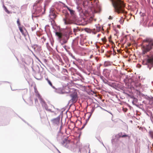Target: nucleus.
Returning <instances> with one entry per match:
<instances>
[{
    "label": "nucleus",
    "instance_id": "55",
    "mask_svg": "<svg viewBox=\"0 0 153 153\" xmlns=\"http://www.w3.org/2000/svg\"><path fill=\"white\" fill-rule=\"evenodd\" d=\"M112 153V152H111V153Z\"/></svg>",
    "mask_w": 153,
    "mask_h": 153
},
{
    "label": "nucleus",
    "instance_id": "31",
    "mask_svg": "<svg viewBox=\"0 0 153 153\" xmlns=\"http://www.w3.org/2000/svg\"><path fill=\"white\" fill-rule=\"evenodd\" d=\"M42 39L43 40H42V42H45L46 39V38L45 37H44V36H43L42 37Z\"/></svg>",
    "mask_w": 153,
    "mask_h": 153
},
{
    "label": "nucleus",
    "instance_id": "17",
    "mask_svg": "<svg viewBox=\"0 0 153 153\" xmlns=\"http://www.w3.org/2000/svg\"><path fill=\"white\" fill-rule=\"evenodd\" d=\"M111 63L109 61H105V62L104 65L105 67H107L111 65Z\"/></svg>",
    "mask_w": 153,
    "mask_h": 153
},
{
    "label": "nucleus",
    "instance_id": "52",
    "mask_svg": "<svg viewBox=\"0 0 153 153\" xmlns=\"http://www.w3.org/2000/svg\"><path fill=\"white\" fill-rule=\"evenodd\" d=\"M46 33H47V35L48 36V33H47V32H46Z\"/></svg>",
    "mask_w": 153,
    "mask_h": 153
},
{
    "label": "nucleus",
    "instance_id": "6",
    "mask_svg": "<svg viewBox=\"0 0 153 153\" xmlns=\"http://www.w3.org/2000/svg\"><path fill=\"white\" fill-rule=\"evenodd\" d=\"M42 10V7L39 4H35L33 6V10L32 11V17H36L40 15Z\"/></svg>",
    "mask_w": 153,
    "mask_h": 153
},
{
    "label": "nucleus",
    "instance_id": "40",
    "mask_svg": "<svg viewBox=\"0 0 153 153\" xmlns=\"http://www.w3.org/2000/svg\"><path fill=\"white\" fill-rule=\"evenodd\" d=\"M151 121L152 122H153V118L151 119Z\"/></svg>",
    "mask_w": 153,
    "mask_h": 153
},
{
    "label": "nucleus",
    "instance_id": "20",
    "mask_svg": "<svg viewBox=\"0 0 153 153\" xmlns=\"http://www.w3.org/2000/svg\"><path fill=\"white\" fill-rule=\"evenodd\" d=\"M76 8L77 9L78 11L80 12L82 11V8L81 6L82 5H77Z\"/></svg>",
    "mask_w": 153,
    "mask_h": 153
},
{
    "label": "nucleus",
    "instance_id": "16",
    "mask_svg": "<svg viewBox=\"0 0 153 153\" xmlns=\"http://www.w3.org/2000/svg\"><path fill=\"white\" fill-rule=\"evenodd\" d=\"M72 30L71 29L69 28L68 30L66 29L65 30V32L66 33V35H68L71 34Z\"/></svg>",
    "mask_w": 153,
    "mask_h": 153
},
{
    "label": "nucleus",
    "instance_id": "51",
    "mask_svg": "<svg viewBox=\"0 0 153 153\" xmlns=\"http://www.w3.org/2000/svg\"><path fill=\"white\" fill-rule=\"evenodd\" d=\"M101 65H102L101 64H100V66H100V67Z\"/></svg>",
    "mask_w": 153,
    "mask_h": 153
},
{
    "label": "nucleus",
    "instance_id": "26",
    "mask_svg": "<svg viewBox=\"0 0 153 153\" xmlns=\"http://www.w3.org/2000/svg\"><path fill=\"white\" fill-rule=\"evenodd\" d=\"M94 30H96L97 31H99L100 29V28L99 27H96V28H94Z\"/></svg>",
    "mask_w": 153,
    "mask_h": 153
},
{
    "label": "nucleus",
    "instance_id": "14",
    "mask_svg": "<svg viewBox=\"0 0 153 153\" xmlns=\"http://www.w3.org/2000/svg\"><path fill=\"white\" fill-rule=\"evenodd\" d=\"M49 106L51 107V109H48V111L52 113L53 115H55L56 114V113L54 111L55 108L54 106L51 105H50Z\"/></svg>",
    "mask_w": 153,
    "mask_h": 153
},
{
    "label": "nucleus",
    "instance_id": "36",
    "mask_svg": "<svg viewBox=\"0 0 153 153\" xmlns=\"http://www.w3.org/2000/svg\"><path fill=\"white\" fill-rule=\"evenodd\" d=\"M46 46L47 48L48 49V42L46 43Z\"/></svg>",
    "mask_w": 153,
    "mask_h": 153
},
{
    "label": "nucleus",
    "instance_id": "22",
    "mask_svg": "<svg viewBox=\"0 0 153 153\" xmlns=\"http://www.w3.org/2000/svg\"><path fill=\"white\" fill-rule=\"evenodd\" d=\"M48 5V0H45L44 3V8L45 10L46 7H47Z\"/></svg>",
    "mask_w": 153,
    "mask_h": 153
},
{
    "label": "nucleus",
    "instance_id": "39",
    "mask_svg": "<svg viewBox=\"0 0 153 153\" xmlns=\"http://www.w3.org/2000/svg\"><path fill=\"white\" fill-rule=\"evenodd\" d=\"M54 147L56 148V149L57 150V151L59 152V153H61L59 151V150H58V149H57L56 148L55 146H54Z\"/></svg>",
    "mask_w": 153,
    "mask_h": 153
},
{
    "label": "nucleus",
    "instance_id": "54",
    "mask_svg": "<svg viewBox=\"0 0 153 153\" xmlns=\"http://www.w3.org/2000/svg\"><path fill=\"white\" fill-rule=\"evenodd\" d=\"M102 144L104 145L103 144V143H102Z\"/></svg>",
    "mask_w": 153,
    "mask_h": 153
},
{
    "label": "nucleus",
    "instance_id": "24",
    "mask_svg": "<svg viewBox=\"0 0 153 153\" xmlns=\"http://www.w3.org/2000/svg\"><path fill=\"white\" fill-rule=\"evenodd\" d=\"M19 29L21 32L22 34L24 35V31L22 28L21 27H19Z\"/></svg>",
    "mask_w": 153,
    "mask_h": 153
},
{
    "label": "nucleus",
    "instance_id": "7",
    "mask_svg": "<svg viewBox=\"0 0 153 153\" xmlns=\"http://www.w3.org/2000/svg\"><path fill=\"white\" fill-rule=\"evenodd\" d=\"M35 92L36 93V96L40 100V102L42 105L43 108L46 111H48V106L46 102L42 98L41 96L39 93L36 88L34 87Z\"/></svg>",
    "mask_w": 153,
    "mask_h": 153
},
{
    "label": "nucleus",
    "instance_id": "2",
    "mask_svg": "<svg viewBox=\"0 0 153 153\" xmlns=\"http://www.w3.org/2000/svg\"><path fill=\"white\" fill-rule=\"evenodd\" d=\"M67 7L70 12L71 16L69 17V14L66 12V10H64L63 13L65 18L63 19V21L65 25H70L72 24L74 21L76 20L74 14L75 12L74 10L71 9L69 7Z\"/></svg>",
    "mask_w": 153,
    "mask_h": 153
},
{
    "label": "nucleus",
    "instance_id": "46",
    "mask_svg": "<svg viewBox=\"0 0 153 153\" xmlns=\"http://www.w3.org/2000/svg\"><path fill=\"white\" fill-rule=\"evenodd\" d=\"M93 111H94L93 110H92V112H91V114H92V113H93Z\"/></svg>",
    "mask_w": 153,
    "mask_h": 153
},
{
    "label": "nucleus",
    "instance_id": "1",
    "mask_svg": "<svg viewBox=\"0 0 153 153\" xmlns=\"http://www.w3.org/2000/svg\"><path fill=\"white\" fill-rule=\"evenodd\" d=\"M50 14L49 16L52 19L51 20V23L52 27L54 29L55 31L56 35L60 39H62L63 37V35L62 33L58 31L60 29L59 27L56 26L55 23L53 19L55 18L56 16V14L54 12V10L53 9H51L50 10Z\"/></svg>",
    "mask_w": 153,
    "mask_h": 153
},
{
    "label": "nucleus",
    "instance_id": "27",
    "mask_svg": "<svg viewBox=\"0 0 153 153\" xmlns=\"http://www.w3.org/2000/svg\"><path fill=\"white\" fill-rule=\"evenodd\" d=\"M17 23L18 26H19L20 25V23L19 22V19H18L17 21Z\"/></svg>",
    "mask_w": 153,
    "mask_h": 153
},
{
    "label": "nucleus",
    "instance_id": "50",
    "mask_svg": "<svg viewBox=\"0 0 153 153\" xmlns=\"http://www.w3.org/2000/svg\"><path fill=\"white\" fill-rule=\"evenodd\" d=\"M51 44L52 45H53V43L51 42Z\"/></svg>",
    "mask_w": 153,
    "mask_h": 153
},
{
    "label": "nucleus",
    "instance_id": "37",
    "mask_svg": "<svg viewBox=\"0 0 153 153\" xmlns=\"http://www.w3.org/2000/svg\"><path fill=\"white\" fill-rule=\"evenodd\" d=\"M120 22L121 23H123V20H120Z\"/></svg>",
    "mask_w": 153,
    "mask_h": 153
},
{
    "label": "nucleus",
    "instance_id": "44",
    "mask_svg": "<svg viewBox=\"0 0 153 153\" xmlns=\"http://www.w3.org/2000/svg\"><path fill=\"white\" fill-rule=\"evenodd\" d=\"M36 78V79H40L37 78Z\"/></svg>",
    "mask_w": 153,
    "mask_h": 153
},
{
    "label": "nucleus",
    "instance_id": "4",
    "mask_svg": "<svg viewBox=\"0 0 153 153\" xmlns=\"http://www.w3.org/2000/svg\"><path fill=\"white\" fill-rule=\"evenodd\" d=\"M153 46V40L150 38H146L143 41L142 49L143 53L145 54L149 51Z\"/></svg>",
    "mask_w": 153,
    "mask_h": 153
},
{
    "label": "nucleus",
    "instance_id": "8",
    "mask_svg": "<svg viewBox=\"0 0 153 153\" xmlns=\"http://www.w3.org/2000/svg\"><path fill=\"white\" fill-rule=\"evenodd\" d=\"M143 64L144 65H147V67L150 69V66H153V54H151L148 56L147 59H145L143 61Z\"/></svg>",
    "mask_w": 153,
    "mask_h": 153
},
{
    "label": "nucleus",
    "instance_id": "33",
    "mask_svg": "<svg viewBox=\"0 0 153 153\" xmlns=\"http://www.w3.org/2000/svg\"><path fill=\"white\" fill-rule=\"evenodd\" d=\"M113 18V17L112 16H110L108 18V19H112Z\"/></svg>",
    "mask_w": 153,
    "mask_h": 153
},
{
    "label": "nucleus",
    "instance_id": "41",
    "mask_svg": "<svg viewBox=\"0 0 153 153\" xmlns=\"http://www.w3.org/2000/svg\"><path fill=\"white\" fill-rule=\"evenodd\" d=\"M48 27V25H46L45 27Z\"/></svg>",
    "mask_w": 153,
    "mask_h": 153
},
{
    "label": "nucleus",
    "instance_id": "13",
    "mask_svg": "<svg viewBox=\"0 0 153 153\" xmlns=\"http://www.w3.org/2000/svg\"><path fill=\"white\" fill-rule=\"evenodd\" d=\"M72 144L68 140H63L62 143L63 145L66 148L70 149V146Z\"/></svg>",
    "mask_w": 153,
    "mask_h": 153
},
{
    "label": "nucleus",
    "instance_id": "49",
    "mask_svg": "<svg viewBox=\"0 0 153 153\" xmlns=\"http://www.w3.org/2000/svg\"><path fill=\"white\" fill-rule=\"evenodd\" d=\"M23 120V121H24V122H25V123H26L25 121V120Z\"/></svg>",
    "mask_w": 153,
    "mask_h": 153
},
{
    "label": "nucleus",
    "instance_id": "47",
    "mask_svg": "<svg viewBox=\"0 0 153 153\" xmlns=\"http://www.w3.org/2000/svg\"><path fill=\"white\" fill-rule=\"evenodd\" d=\"M73 64H75V63L74 62H73Z\"/></svg>",
    "mask_w": 153,
    "mask_h": 153
},
{
    "label": "nucleus",
    "instance_id": "11",
    "mask_svg": "<svg viewBox=\"0 0 153 153\" xmlns=\"http://www.w3.org/2000/svg\"><path fill=\"white\" fill-rule=\"evenodd\" d=\"M73 89L74 91L72 90H71V91L70 92V93L72 92L73 93V94H71L70 96L71 97V100H70V101L71 102V101L73 102H76L77 100V94L75 92L74 90L73 89Z\"/></svg>",
    "mask_w": 153,
    "mask_h": 153
},
{
    "label": "nucleus",
    "instance_id": "15",
    "mask_svg": "<svg viewBox=\"0 0 153 153\" xmlns=\"http://www.w3.org/2000/svg\"><path fill=\"white\" fill-rule=\"evenodd\" d=\"M77 5H82L83 0H74Z\"/></svg>",
    "mask_w": 153,
    "mask_h": 153
},
{
    "label": "nucleus",
    "instance_id": "25",
    "mask_svg": "<svg viewBox=\"0 0 153 153\" xmlns=\"http://www.w3.org/2000/svg\"><path fill=\"white\" fill-rule=\"evenodd\" d=\"M29 61L30 62L27 63V62H25V63L26 64H27V65H28L30 63V62H32V61H33V60L31 58H29Z\"/></svg>",
    "mask_w": 153,
    "mask_h": 153
},
{
    "label": "nucleus",
    "instance_id": "32",
    "mask_svg": "<svg viewBox=\"0 0 153 153\" xmlns=\"http://www.w3.org/2000/svg\"><path fill=\"white\" fill-rule=\"evenodd\" d=\"M66 42V40H65L63 41V42H62V41H61V43L62 44H63L64 43H65Z\"/></svg>",
    "mask_w": 153,
    "mask_h": 153
},
{
    "label": "nucleus",
    "instance_id": "10",
    "mask_svg": "<svg viewBox=\"0 0 153 153\" xmlns=\"http://www.w3.org/2000/svg\"><path fill=\"white\" fill-rule=\"evenodd\" d=\"M60 118L58 117L56 118L52 119L51 120V122L53 125L55 126H58L60 125V130H61L62 127V123L60 121Z\"/></svg>",
    "mask_w": 153,
    "mask_h": 153
},
{
    "label": "nucleus",
    "instance_id": "12",
    "mask_svg": "<svg viewBox=\"0 0 153 153\" xmlns=\"http://www.w3.org/2000/svg\"><path fill=\"white\" fill-rule=\"evenodd\" d=\"M33 48L34 51L38 54H39L40 52L41 51V48L40 46H38L37 45H35L32 46Z\"/></svg>",
    "mask_w": 153,
    "mask_h": 153
},
{
    "label": "nucleus",
    "instance_id": "30",
    "mask_svg": "<svg viewBox=\"0 0 153 153\" xmlns=\"http://www.w3.org/2000/svg\"><path fill=\"white\" fill-rule=\"evenodd\" d=\"M70 55L71 56V57L74 59H76L75 56L73 55L72 53H70Z\"/></svg>",
    "mask_w": 153,
    "mask_h": 153
},
{
    "label": "nucleus",
    "instance_id": "42",
    "mask_svg": "<svg viewBox=\"0 0 153 153\" xmlns=\"http://www.w3.org/2000/svg\"><path fill=\"white\" fill-rule=\"evenodd\" d=\"M91 115V114L90 116L88 118H90V117Z\"/></svg>",
    "mask_w": 153,
    "mask_h": 153
},
{
    "label": "nucleus",
    "instance_id": "9",
    "mask_svg": "<svg viewBox=\"0 0 153 153\" xmlns=\"http://www.w3.org/2000/svg\"><path fill=\"white\" fill-rule=\"evenodd\" d=\"M71 90L74 91L73 89L69 88L68 86H67L64 90H63L61 88H59L58 89H56H56H55V90L56 92L59 94H64L65 93H70L71 91Z\"/></svg>",
    "mask_w": 153,
    "mask_h": 153
},
{
    "label": "nucleus",
    "instance_id": "45",
    "mask_svg": "<svg viewBox=\"0 0 153 153\" xmlns=\"http://www.w3.org/2000/svg\"><path fill=\"white\" fill-rule=\"evenodd\" d=\"M100 35L99 34H98V35H97V36L98 37H99V36H100Z\"/></svg>",
    "mask_w": 153,
    "mask_h": 153
},
{
    "label": "nucleus",
    "instance_id": "34",
    "mask_svg": "<svg viewBox=\"0 0 153 153\" xmlns=\"http://www.w3.org/2000/svg\"><path fill=\"white\" fill-rule=\"evenodd\" d=\"M127 136H128V135L126 134L123 135L121 136V137H124Z\"/></svg>",
    "mask_w": 153,
    "mask_h": 153
},
{
    "label": "nucleus",
    "instance_id": "19",
    "mask_svg": "<svg viewBox=\"0 0 153 153\" xmlns=\"http://www.w3.org/2000/svg\"><path fill=\"white\" fill-rule=\"evenodd\" d=\"M48 84L51 87L53 88V89L55 90L56 89V88L53 85L52 82L49 80H48Z\"/></svg>",
    "mask_w": 153,
    "mask_h": 153
},
{
    "label": "nucleus",
    "instance_id": "53",
    "mask_svg": "<svg viewBox=\"0 0 153 153\" xmlns=\"http://www.w3.org/2000/svg\"><path fill=\"white\" fill-rule=\"evenodd\" d=\"M91 14V13H89V15H90Z\"/></svg>",
    "mask_w": 153,
    "mask_h": 153
},
{
    "label": "nucleus",
    "instance_id": "38",
    "mask_svg": "<svg viewBox=\"0 0 153 153\" xmlns=\"http://www.w3.org/2000/svg\"><path fill=\"white\" fill-rule=\"evenodd\" d=\"M100 66H99V67H97V70H99V69H100Z\"/></svg>",
    "mask_w": 153,
    "mask_h": 153
},
{
    "label": "nucleus",
    "instance_id": "3",
    "mask_svg": "<svg viewBox=\"0 0 153 153\" xmlns=\"http://www.w3.org/2000/svg\"><path fill=\"white\" fill-rule=\"evenodd\" d=\"M115 10L118 13L125 14L126 12L124 10L125 5L121 0H111Z\"/></svg>",
    "mask_w": 153,
    "mask_h": 153
},
{
    "label": "nucleus",
    "instance_id": "43",
    "mask_svg": "<svg viewBox=\"0 0 153 153\" xmlns=\"http://www.w3.org/2000/svg\"><path fill=\"white\" fill-rule=\"evenodd\" d=\"M91 115V114L90 116L88 118H90V117Z\"/></svg>",
    "mask_w": 153,
    "mask_h": 153
},
{
    "label": "nucleus",
    "instance_id": "18",
    "mask_svg": "<svg viewBox=\"0 0 153 153\" xmlns=\"http://www.w3.org/2000/svg\"><path fill=\"white\" fill-rule=\"evenodd\" d=\"M45 114L42 117H41L42 119V122L44 119L48 120V118L47 114L45 112Z\"/></svg>",
    "mask_w": 153,
    "mask_h": 153
},
{
    "label": "nucleus",
    "instance_id": "28",
    "mask_svg": "<svg viewBox=\"0 0 153 153\" xmlns=\"http://www.w3.org/2000/svg\"><path fill=\"white\" fill-rule=\"evenodd\" d=\"M45 76L44 77L45 79L48 82V77L47 75H45V73H44Z\"/></svg>",
    "mask_w": 153,
    "mask_h": 153
},
{
    "label": "nucleus",
    "instance_id": "29",
    "mask_svg": "<svg viewBox=\"0 0 153 153\" xmlns=\"http://www.w3.org/2000/svg\"><path fill=\"white\" fill-rule=\"evenodd\" d=\"M36 29V27L35 26H34V27H32L31 28V30L32 31H33L34 30H35Z\"/></svg>",
    "mask_w": 153,
    "mask_h": 153
},
{
    "label": "nucleus",
    "instance_id": "48",
    "mask_svg": "<svg viewBox=\"0 0 153 153\" xmlns=\"http://www.w3.org/2000/svg\"><path fill=\"white\" fill-rule=\"evenodd\" d=\"M4 82H5V81H4ZM7 82V83H9V82Z\"/></svg>",
    "mask_w": 153,
    "mask_h": 153
},
{
    "label": "nucleus",
    "instance_id": "23",
    "mask_svg": "<svg viewBox=\"0 0 153 153\" xmlns=\"http://www.w3.org/2000/svg\"><path fill=\"white\" fill-rule=\"evenodd\" d=\"M149 134L151 137L152 139H153V132L152 131H149Z\"/></svg>",
    "mask_w": 153,
    "mask_h": 153
},
{
    "label": "nucleus",
    "instance_id": "21",
    "mask_svg": "<svg viewBox=\"0 0 153 153\" xmlns=\"http://www.w3.org/2000/svg\"><path fill=\"white\" fill-rule=\"evenodd\" d=\"M3 7L6 12L8 14L10 13V11L7 10V7L4 5H3Z\"/></svg>",
    "mask_w": 153,
    "mask_h": 153
},
{
    "label": "nucleus",
    "instance_id": "35",
    "mask_svg": "<svg viewBox=\"0 0 153 153\" xmlns=\"http://www.w3.org/2000/svg\"><path fill=\"white\" fill-rule=\"evenodd\" d=\"M35 102L36 103V102H38V100H37V99L36 98H35Z\"/></svg>",
    "mask_w": 153,
    "mask_h": 153
},
{
    "label": "nucleus",
    "instance_id": "5",
    "mask_svg": "<svg viewBox=\"0 0 153 153\" xmlns=\"http://www.w3.org/2000/svg\"><path fill=\"white\" fill-rule=\"evenodd\" d=\"M98 1L97 0H95L94 1V3L93 2L88 1L87 0H83L82 5H83V6H88L92 8L94 10V11H92L91 12L93 13L94 12L96 13L97 11L96 10L98 8H99V6L98 4Z\"/></svg>",
    "mask_w": 153,
    "mask_h": 153
}]
</instances>
